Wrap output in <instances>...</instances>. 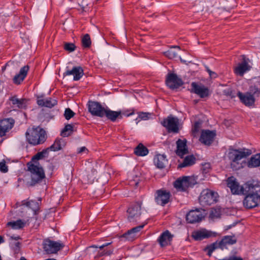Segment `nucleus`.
I'll list each match as a JSON object with an SVG mask.
<instances>
[{
    "instance_id": "obj_1",
    "label": "nucleus",
    "mask_w": 260,
    "mask_h": 260,
    "mask_svg": "<svg viewBox=\"0 0 260 260\" xmlns=\"http://www.w3.org/2000/svg\"><path fill=\"white\" fill-rule=\"evenodd\" d=\"M25 135L27 141L35 146L43 144L47 139L46 132L40 127L28 129Z\"/></svg>"
},
{
    "instance_id": "obj_2",
    "label": "nucleus",
    "mask_w": 260,
    "mask_h": 260,
    "mask_svg": "<svg viewBox=\"0 0 260 260\" xmlns=\"http://www.w3.org/2000/svg\"><path fill=\"white\" fill-rule=\"evenodd\" d=\"M27 170L30 173L31 181L29 185L33 186L39 183L45 177V173L42 167L35 165L31 161L27 163Z\"/></svg>"
},
{
    "instance_id": "obj_3",
    "label": "nucleus",
    "mask_w": 260,
    "mask_h": 260,
    "mask_svg": "<svg viewBox=\"0 0 260 260\" xmlns=\"http://www.w3.org/2000/svg\"><path fill=\"white\" fill-rule=\"evenodd\" d=\"M112 242L105 243L101 246L92 245L86 248V252L94 258L101 257L104 255H109L113 253V248H104L110 245Z\"/></svg>"
},
{
    "instance_id": "obj_4",
    "label": "nucleus",
    "mask_w": 260,
    "mask_h": 260,
    "mask_svg": "<svg viewBox=\"0 0 260 260\" xmlns=\"http://www.w3.org/2000/svg\"><path fill=\"white\" fill-rule=\"evenodd\" d=\"M217 192L209 189L203 190L199 198L200 205L203 207L210 206L217 201Z\"/></svg>"
},
{
    "instance_id": "obj_5",
    "label": "nucleus",
    "mask_w": 260,
    "mask_h": 260,
    "mask_svg": "<svg viewBox=\"0 0 260 260\" xmlns=\"http://www.w3.org/2000/svg\"><path fill=\"white\" fill-rule=\"evenodd\" d=\"M251 154V151L247 149H233L229 153V158L232 161L231 163V167L233 169H239L240 166L236 167L235 166V164H239V161L243 158L250 155Z\"/></svg>"
},
{
    "instance_id": "obj_6",
    "label": "nucleus",
    "mask_w": 260,
    "mask_h": 260,
    "mask_svg": "<svg viewBox=\"0 0 260 260\" xmlns=\"http://www.w3.org/2000/svg\"><path fill=\"white\" fill-rule=\"evenodd\" d=\"M197 182L194 178L190 176L179 178L174 182V187L180 191H185L189 187H192Z\"/></svg>"
},
{
    "instance_id": "obj_7",
    "label": "nucleus",
    "mask_w": 260,
    "mask_h": 260,
    "mask_svg": "<svg viewBox=\"0 0 260 260\" xmlns=\"http://www.w3.org/2000/svg\"><path fill=\"white\" fill-rule=\"evenodd\" d=\"M251 92H247L243 93L240 91L237 93V96L239 97L241 102L247 107H251L254 105L255 101L254 97V94H260V89L254 87Z\"/></svg>"
},
{
    "instance_id": "obj_8",
    "label": "nucleus",
    "mask_w": 260,
    "mask_h": 260,
    "mask_svg": "<svg viewBox=\"0 0 260 260\" xmlns=\"http://www.w3.org/2000/svg\"><path fill=\"white\" fill-rule=\"evenodd\" d=\"M171 197L172 195L169 190L161 188L155 191L154 200L157 205L165 206L171 202Z\"/></svg>"
},
{
    "instance_id": "obj_9",
    "label": "nucleus",
    "mask_w": 260,
    "mask_h": 260,
    "mask_svg": "<svg viewBox=\"0 0 260 260\" xmlns=\"http://www.w3.org/2000/svg\"><path fill=\"white\" fill-rule=\"evenodd\" d=\"M142 201L136 202L132 204L127 210V218L130 222L137 221L141 215Z\"/></svg>"
},
{
    "instance_id": "obj_10",
    "label": "nucleus",
    "mask_w": 260,
    "mask_h": 260,
    "mask_svg": "<svg viewBox=\"0 0 260 260\" xmlns=\"http://www.w3.org/2000/svg\"><path fill=\"white\" fill-rule=\"evenodd\" d=\"M161 124L167 129L168 132L177 133L179 131V120L176 117L169 116L161 122Z\"/></svg>"
},
{
    "instance_id": "obj_11",
    "label": "nucleus",
    "mask_w": 260,
    "mask_h": 260,
    "mask_svg": "<svg viewBox=\"0 0 260 260\" xmlns=\"http://www.w3.org/2000/svg\"><path fill=\"white\" fill-rule=\"evenodd\" d=\"M43 246L44 251L47 254L55 253L64 247L62 243L49 239L45 240Z\"/></svg>"
},
{
    "instance_id": "obj_12",
    "label": "nucleus",
    "mask_w": 260,
    "mask_h": 260,
    "mask_svg": "<svg viewBox=\"0 0 260 260\" xmlns=\"http://www.w3.org/2000/svg\"><path fill=\"white\" fill-rule=\"evenodd\" d=\"M89 112L94 116L103 117L106 108L100 103L94 101H89L88 103Z\"/></svg>"
},
{
    "instance_id": "obj_13",
    "label": "nucleus",
    "mask_w": 260,
    "mask_h": 260,
    "mask_svg": "<svg viewBox=\"0 0 260 260\" xmlns=\"http://www.w3.org/2000/svg\"><path fill=\"white\" fill-rule=\"evenodd\" d=\"M166 84L171 89H175L182 86L183 82L176 74L169 73L166 77Z\"/></svg>"
},
{
    "instance_id": "obj_14",
    "label": "nucleus",
    "mask_w": 260,
    "mask_h": 260,
    "mask_svg": "<svg viewBox=\"0 0 260 260\" xmlns=\"http://www.w3.org/2000/svg\"><path fill=\"white\" fill-rule=\"evenodd\" d=\"M244 192H245L244 194L260 196V182L257 180L247 182L245 184Z\"/></svg>"
},
{
    "instance_id": "obj_15",
    "label": "nucleus",
    "mask_w": 260,
    "mask_h": 260,
    "mask_svg": "<svg viewBox=\"0 0 260 260\" xmlns=\"http://www.w3.org/2000/svg\"><path fill=\"white\" fill-rule=\"evenodd\" d=\"M191 92L199 95L201 98H205L209 95V90L204 85L196 82L191 83Z\"/></svg>"
},
{
    "instance_id": "obj_16",
    "label": "nucleus",
    "mask_w": 260,
    "mask_h": 260,
    "mask_svg": "<svg viewBox=\"0 0 260 260\" xmlns=\"http://www.w3.org/2000/svg\"><path fill=\"white\" fill-rule=\"evenodd\" d=\"M246 195L243 203L244 206L247 209H251L258 206L260 203V196L249 194Z\"/></svg>"
},
{
    "instance_id": "obj_17",
    "label": "nucleus",
    "mask_w": 260,
    "mask_h": 260,
    "mask_svg": "<svg viewBox=\"0 0 260 260\" xmlns=\"http://www.w3.org/2000/svg\"><path fill=\"white\" fill-rule=\"evenodd\" d=\"M144 224H141L128 230L120 236L121 240L129 241H134L139 236V233L144 228Z\"/></svg>"
},
{
    "instance_id": "obj_18",
    "label": "nucleus",
    "mask_w": 260,
    "mask_h": 260,
    "mask_svg": "<svg viewBox=\"0 0 260 260\" xmlns=\"http://www.w3.org/2000/svg\"><path fill=\"white\" fill-rule=\"evenodd\" d=\"M204 216L199 209L190 210L186 215V220L188 223H194L200 222Z\"/></svg>"
},
{
    "instance_id": "obj_19",
    "label": "nucleus",
    "mask_w": 260,
    "mask_h": 260,
    "mask_svg": "<svg viewBox=\"0 0 260 260\" xmlns=\"http://www.w3.org/2000/svg\"><path fill=\"white\" fill-rule=\"evenodd\" d=\"M216 133L213 131L203 130L200 138V141L205 145L210 146L213 143Z\"/></svg>"
},
{
    "instance_id": "obj_20",
    "label": "nucleus",
    "mask_w": 260,
    "mask_h": 260,
    "mask_svg": "<svg viewBox=\"0 0 260 260\" xmlns=\"http://www.w3.org/2000/svg\"><path fill=\"white\" fill-rule=\"evenodd\" d=\"M228 186L231 189L233 194H244V187L240 186L233 177H229L227 180Z\"/></svg>"
},
{
    "instance_id": "obj_21",
    "label": "nucleus",
    "mask_w": 260,
    "mask_h": 260,
    "mask_svg": "<svg viewBox=\"0 0 260 260\" xmlns=\"http://www.w3.org/2000/svg\"><path fill=\"white\" fill-rule=\"evenodd\" d=\"M251 69L250 66L248 63V59L243 56V60L239 63L238 66L235 67L234 72L237 75L243 76L245 73L249 71Z\"/></svg>"
},
{
    "instance_id": "obj_22",
    "label": "nucleus",
    "mask_w": 260,
    "mask_h": 260,
    "mask_svg": "<svg viewBox=\"0 0 260 260\" xmlns=\"http://www.w3.org/2000/svg\"><path fill=\"white\" fill-rule=\"evenodd\" d=\"M212 236H214V234L206 229H201L193 232L191 237L196 241H201L205 239H208Z\"/></svg>"
},
{
    "instance_id": "obj_23",
    "label": "nucleus",
    "mask_w": 260,
    "mask_h": 260,
    "mask_svg": "<svg viewBox=\"0 0 260 260\" xmlns=\"http://www.w3.org/2000/svg\"><path fill=\"white\" fill-rule=\"evenodd\" d=\"M44 95L37 96V103L39 106L51 108L57 104V101L55 99H52L51 98L44 99Z\"/></svg>"
},
{
    "instance_id": "obj_24",
    "label": "nucleus",
    "mask_w": 260,
    "mask_h": 260,
    "mask_svg": "<svg viewBox=\"0 0 260 260\" xmlns=\"http://www.w3.org/2000/svg\"><path fill=\"white\" fill-rule=\"evenodd\" d=\"M64 76L73 75L74 81L79 80L84 75L83 68L80 66H75L72 70H67L63 73Z\"/></svg>"
},
{
    "instance_id": "obj_25",
    "label": "nucleus",
    "mask_w": 260,
    "mask_h": 260,
    "mask_svg": "<svg viewBox=\"0 0 260 260\" xmlns=\"http://www.w3.org/2000/svg\"><path fill=\"white\" fill-rule=\"evenodd\" d=\"M186 143L187 141L186 139H178L176 142L177 149L176 150V153L181 158H182L184 155L188 153Z\"/></svg>"
},
{
    "instance_id": "obj_26",
    "label": "nucleus",
    "mask_w": 260,
    "mask_h": 260,
    "mask_svg": "<svg viewBox=\"0 0 260 260\" xmlns=\"http://www.w3.org/2000/svg\"><path fill=\"white\" fill-rule=\"evenodd\" d=\"M172 238L173 236L170 232L167 230L161 234L158 238L157 241L161 247H164L169 245L170 242L172 241Z\"/></svg>"
},
{
    "instance_id": "obj_27",
    "label": "nucleus",
    "mask_w": 260,
    "mask_h": 260,
    "mask_svg": "<svg viewBox=\"0 0 260 260\" xmlns=\"http://www.w3.org/2000/svg\"><path fill=\"white\" fill-rule=\"evenodd\" d=\"M106 116L107 118L112 122H114L117 118L121 119L122 118V112L121 111H112L106 108L104 114V117Z\"/></svg>"
},
{
    "instance_id": "obj_28",
    "label": "nucleus",
    "mask_w": 260,
    "mask_h": 260,
    "mask_svg": "<svg viewBox=\"0 0 260 260\" xmlns=\"http://www.w3.org/2000/svg\"><path fill=\"white\" fill-rule=\"evenodd\" d=\"M29 67L25 66L21 68L18 74L15 75L13 78V82L16 84H19L22 82L27 74Z\"/></svg>"
},
{
    "instance_id": "obj_29",
    "label": "nucleus",
    "mask_w": 260,
    "mask_h": 260,
    "mask_svg": "<svg viewBox=\"0 0 260 260\" xmlns=\"http://www.w3.org/2000/svg\"><path fill=\"white\" fill-rule=\"evenodd\" d=\"M154 162L158 168L163 169L166 167L168 162L166 155L157 154L154 158Z\"/></svg>"
},
{
    "instance_id": "obj_30",
    "label": "nucleus",
    "mask_w": 260,
    "mask_h": 260,
    "mask_svg": "<svg viewBox=\"0 0 260 260\" xmlns=\"http://www.w3.org/2000/svg\"><path fill=\"white\" fill-rule=\"evenodd\" d=\"M196 158L193 155H188L185 157L183 162L180 163L178 166V168H182L189 167L195 164Z\"/></svg>"
},
{
    "instance_id": "obj_31",
    "label": "nucleus",
    "mask_w": 260,
    "mask_h": 260,
    "mask_svg": "<svg viewBox=\"0 0 260 260\" xmlns=\"http://www.w3.org/2000/svg\"><path fill=\"white\" fill-rule=\"evenodd\" d=\"M149 150L143 144L140 143L134 150V153L137 156H144L148 154Z\"/></svg>"
},
{
    "instance_id": "obj_32",
    "label": "nucleus",
    "mask_w": 260,
    "mask_h": 260,
    "mask_svg": "<svg viewBox=\"0 0 260 260\" xmlns=\"http://www.w3.org/2000/svg\"><path fill=\"white\" fill-rule=\"evenodd\" d=\"M260 166V153L256 154L251 157L248 160L247 166L249 168H255Z\"/></svg>"
},
{
    "instance_id": "obj_33",
    "label": "nucleus",
    "mask_w": 260,
    "mask_h": 260,
    "mask_svg": "<svg viewBox=\"0 0 260 260\" xmlns=\"http://www.w3.org/2000/svg\"><path fill=\"white\" fill-rule=\"evenodd\" d=\"M26 224V222L21 219H18L16 221L8 222L7 226H11L12 229L19 230L23 229Z\"/></svg>"
},
{
    "instance_id": "obj_34",
    "label": "nucleus",
    "mask_w": 260,
    "mask_h": 260,
    "mask_svg": "<svg viewBox=\"0 0 260 260\" xmlns=\"http://www.w3.org/2000/svg\"><path fill=\"white\" fill-rule=\"evenodd\" d=\"M14 120L12 118H6L0 121V127L9 131L14 125Z\"/></svg>"
},
{
    "instance_id": "obj_35",
    "label": "nucleus",
    "mask_w": 260,
    "mask_h": 260,
    "mask_svg": "<svg viewBox=\"0 0 260 260\" xmlns=\"http://www.w3.org/2000/svg\"><path fill=\"white\" fill-rule=\"evenodd\" d=\"M24 202L25 201H23V205H24L30 208L31 209H32V211H34L35 214H36L37 212L39 211L40 208V203L38 202L33 200L26 202L25 203H24Z\"/></svg>"
},
{
    "instance_id": "obj_36",
    "label": "nucleus",
    "mask_w": 260,
    "mask_h": 260,
    "mask_svg": "<svg viewBox=\"0 0 260 260\" xmlns=\"http://www.w3.org/2000/svg\"><path fill=\"white\" fill-rule=\"evenodd\" d=\"M237 240L234 236H227L222 239L219 243V245H232L235 244Z\"/></svg>"
},
{
    "instance_id": "obj_37",
    "label": "nucleus",
    "mask_w": 260,
    "mask_h": 260,
    "mask_svg": "<svg viewBox=\"0 0 260 260\" xmlns=\"http://www.w3.org/2000/svg\"><path fill=\"white\" fill-rule=\"evenodd\" d=\"M49 151L50 150L48 148H47L46 149L43 150L42 151L38 152L32 157V161H34L35 160H38L44 157H48Z\"/></svg>"
},
{
    "instance_id": "obj_38",
    "label": "nucleus",
    "mask_w": 260,
    "mask_h": 260,
    "mask_svg": "<svg viewBox=\"0 0 260 260\" xmlns=\"http://www.w3.org/2000/svg\"><path fill=\"white\" fill-rule=\"evenodd\" d=\"M63 141L62 139H56L54 143L48 147L50 151H57L60 150L62 148V143Z\"/></svg>"
},
{
    "instance_id": "obj_39",
    "label": "nucleus",
    "mask_w": 260,
    "mask_h": 260,
    "mask_svg": "<svg viewBox=\"0 0 260 260\" xmlns=\"http://www.w3.org/2000/svg\"><path fill=\"white\" fill-rule=\"evenodd\" d=\"M73 132V126L72 124H67L62 130L61 135L63 137H68L71 135Z\"/></svg>"
},
{
    "instance_id": "obj_40",
    "label": "nucleus",
    "mask_w": 260,
    "mask_h": 260,
    "mask_svg": "<svg viewBox=\"0 0 260 260\" xmlns=\"http://www.w3.org/2000/svg\"><path fill=\"white\" fill-rule=\"evenodd\" d=\"M91 41L90 36L88 34H85L82 38V45L84 48H89L90 47Z\"/></svg>"
},
{
    "instance_id": "obj_41",
    "label": "nucleus",
    "mask_w": 260,
    "mask_h": 260,
    "mask_svg": "<svg viewBox=\"0 0 260 260\" xmlns=\"http://www.w3.org/2000/svg\"><path fill=\"white\" fill-rule=\"evenodd\" d=\"M173 48H178L180 49V47L179 46H172L170 49L164 53L165 56L170 59L174 58L177 55V53L172 49Z\"/></svg>"
},
{
    "instance_id": "obj_42",
    "label": "nucleus",
    "mask_w": 260,
    "mask_h": 260,
    "mask_svg": "<svg viewBox=\"0 0 260 260\" xmlns=\"http://www.w3.org/2000/svg\"><path fill=\"white\" fill-rule=\"evenodd\" d=\"M218 245L216 242L213 243L206 247L204 250L207 251V254L208 256H211L213 251L218 247Z\"/></svg>"
},
{
    "instance_id": "obj_43",
    "label": "nucleus",
    "mask_w": 260,
    "mask_h": 260,
    "mask_svg": "<svg viewBox=\"0 0 260 260\" xmlns=\"http://www.w3.org/2000/svg\"><path fill=\"white\" fill-rule=\"evenodd\" d=\"M63 48L65 50H66L69 52H71L74 51L76 49V47L74 43H65L64 44Z\"/></svg>"
},
{
    "instance_id": "obj_44",
    "label": "nucleus",
    "mask_w": 260,
    "mask_h": 260,
    "mask_svg": "<svg viewBox=\"0 0 260 260\" xmlns=\"http://www.w3.org/2000/svg\"><path fill=\"white\" fill-rule=\"evenodd\" d=\"M75 113L70 108H67L65 110L64 116L67 120H69L71 118H72Z\"/></svg>"
},
{
    "instance_id": "obj_45",
    "label": "nucleus",
    "mask_w": 260,
    "mask_h": 260,
    "mask_svg": "<svg viewBox=\"0 0 260 260\" xmlns=\"http://www.w3.org/2000/svg\"><path fill=\"white\" fill-rule=\"evenodd\" d=\"M16 105L19 108L24 109L26 107V100L25 99H19Z\"/></svg>"
},
{
    "instance_id": "obj_46",
    "label": "nucleus",
    "mask_w": 260,
    "mask_h": 260,
    "mask_svg": "<svg viewBox=\"0 0 260 260\" xmlns=\"http://www.w3.org/2000/svg\"><path fill=\"white\" fill-rule=\"evenodd\" d=\"M0 171L2 173H6L8 171V166L6 165L5 160L0 162Z\"/></svg>"
},
{
    "instance_id": "obj_47",
    "label": "nucleus",
    "mask_w": 260,
    "mask_h": 260,
    "mask_svg": "<svg viewBox=\"0 0 260 260\" xmlns=\"http://www.w3.org/2000/svg\"><path fill=\"white\" fill-rule=\"evenodd\" d=\"M224 93H225V95L230 96L232 99L234 98L236 96V93H235V91L231 89H228L227 90L225 91Z\"/></svg>"
},
{
    "instance_id": "obj_48",
    "label": "nucleus",
    "mask_w": 260,
    "mask_h": 260,
    "mask_svg": "<svg viewBox=\"0 0 260 260\" xmlns=\"http://www.w3.org/2000/svg\"><path fill=\"white\" fill-rule=\"evenodd\" d=\"M149 115L150 114L149 113L141 112L139 113V117L142 120H147L149 118Z\"/></svg>"
},
{
    "instance_id": "obj_49",
    "label": "nucleus",
    "mask_w": 260,
    "mask_h": 260,
    "mask_svg": "<svg viewBox=\"0 0 260 260\" xmlns=\"http://www.w3.org/2000/svg\"><path fill=\"white\" fill-rule=\"evenodd\" d=\"M210 216L212 217H218L220 216V213L217 209H213L211 211Z\"/></svg>"
},
{
    "instance_id": "obj_50",
    "label": "nucleus",
    "mask_w": 260,
    "mask_h": 260,
    "mask_svg": "<svg viewBox=\"0 0 260 260\" xmlns=\"http://www.w3.org/2000/svg\"><path fill=\"white\" fill-rule=\"evenodd\" d=\"M219 260H243V258L241 257L232 255Z\"/></svg>"
},
{
    "instance_id": "obj_51",
    "label": "nucleus",
    "mask_w": 260,
    "mask_h": 260,
    "mask_svg": "<svg viewBox=\"0 0 260 260\" xmlns=\"http://www.w3.org/2000/svg\"><path fill=\"white\" fill-rule=\"evenodd\" d=\"M19 99H17L15 96H12L9 99V100L12 102L13 105H16L19 102Z\"/></svg>"
},
{
    "instance_id": "obj_52",
    "label": "nucleus",
    "mask_w": 260,
    "mask_h": 260,
    "mask_svg": "<svg viewBox=\"0 0 260 260\" xmlns=\"http://www.w3.org/2000/svg\"><path fill=\"white\" fill-rule=\"evenodd\" d=\"M210 164H205L203 166L202 170L204 173H207L208 172V170L210 169Z\"/></svg>"
},
{
    "instance_id": "obj_53",
    "label": "nucleus",
    "mask_w": 260,
    "mask_h": 260,
    "mask_svg": "<svg viewBox=\"0 0 260 260\" xmlns=\"http://www.w3.org/2000/svg\"><path fill=\"white\" fill-rule=\"evenodd\" d=\"M8 132V131L7 130H5V129H3L2 127H0V137L5 136Z\"/></svg>"
},
{
    "instance_id": "obj_54",
    "label": "nucleus",
    "mask_w": 260,
    "mask_h": 260,
    "mask_svg": "<svg viewBox=\"0 0 260 260\" xmlns=\"http://www.w3.org/2000/svg\"><path fill=\"white\" fill-rule=\"evenodd\" d=\"M86 151H87V149L85 147H82L78 149V153H82L83 152H85Z\"/></svg>"
},
{
    "instance_id": "obj_55",
    "label": "nucleus",
    "mask_w": 260,
    "mask_h": 260,
    "mask_svg": "<svg viewBox=\"0 0 260 260\" xmlns=\"http://www.w3.org/2000/svg\"><path fill=\"white\" fill-rule=\"evenodd\" d=\"M210 77L211 78H215L217 77V74L216 73L212 72L211 71V72L210 73H209Z\"/></svg>"
},
{
    "instance_id": "obj_56",
    "label": "nucleus",
    "mask_w": 260,
    "mask_h": 260,
    "mask_svg": "<svg viewBox=\"0 0 260 260\" xmlns=\"http://www.w3.org/2000/svg\"><path fill=\"white\" fill-rule=\"evenodd\" d=\"M199 123L198 122H196L194 124V128L195 130H197L199 127Z\"/></svg>"
},
{
    "instance_id": "obj_57",
    "label": "nucleus",
    "mask_w": 260,
    "mask_h": 260,
    "mask_svg": "<svg viewBox=\"0 0 260 260\" xmlns=\"http://www.w3.org/2000/svg\"><path fill=\"white\" fill-rule=\"evenodd\" d=\"M11 239H14V240H17L20 239V237L19 236H16V237L11 236Z\"/></svg>"
},
{
    "instance_id": "obj_58",
    "label": "nucleus",
    "mask_w": 260,
    "mask_h": 260,
    "mask_svg": "<svg viewBox=\"0 0 260 260\" xmlns=\"http://www.w3.org/2000/svg\"><path fill=\"white\" fill-rule=\"evenodd\" d=\"M5 242V240L4 239V238L2 236H0V244L1 243H3Z\"/></svg>"
},
{
    "instance_id": "obj_59",
    "label": "nucleus",
    "mask_w": 260,
    "mask_h": 260,
    "mask_svg": "<svg viewBox=\"0 0 260 260\" xmlns=\"http://www.w3.org/2000/svg\"><path fill=\"white\" fill-rule=\"evenodd\" d=\"M205 68H206V70L207 72L208 73H210L211 72V71L209 69V68L208 67L206 66Z\"/></svg>"
},
{
    "instance_id": "obj_60",
    "label": "nucleus",
    "mask_w": 260,
    "mask_h": 260,
    "mask_svg": "<svg viewBox=\"0 0 260 260\" xmlns=\"http://www.w3.org/2000/svg\"><path fill=\"white\" fill-rule=\"evenodd\" d=\"M20 260H27L24 257H21Z\"/></svg>"
},
{
    "instance_id": "obj_61",
    "label": "nucleus",
    "mask_w": 260,
    "mask_h": 260,
    "mask_svg": "<svg viewBox=\"0 0 260 260\" xmlns=\"http://www.w3.org/2000/svg\"><path fill=\"white\" fill-rule=\"evenodd\" d=\"M133 113H134V112H132V113H129V114H126V116H129V115H131L133 114Z\"/></svg>"
},
{
    "instance_id": "obj_62",
    "label": "nucleus",
    "mask_w": 260,
    "mask_h": 260,
    "mask_svg": "<svg viewBox=\"0 0 260 260\" xmlns=\"http://www.w3.org/2000/svg\"><path fill=\"white\" fill-rule=\"evenodd\" d=\"M19 244H20V243H19V242H17V243H16V245L17 246H18V245H19Z\"/></svg>"
}]
</instances>
